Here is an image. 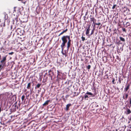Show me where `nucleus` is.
Wrapping results in <instances>:
<instances>
[{"label": "nucleus", "instance_id": "c03bdc74", "mask_svg": "<svg viewBox=\"0 0 131 131\" xmlns=\"http://www.w3.org/2000/svg\"><path fill=\"white\" fill-rule=\"evenodd\" d=\"M103 71H102V72H101V74H102V75H103Z\"/></svg>", "mask_w": 131, "mask_h": 131}, {"label": "nucleus", "instance_id": "aec40b11", "mask_svg": "<svg viewBox=\"0 0 131 131\" xmlns=\"http://www.w3.org/2000/svg\"><path fill=\"white\" fill-rule=\"evenodd\" d=\"M86 94H85V95L84 96V99L85 100H88V99L87 98H89L88 95H86Z\"/></svg>", "mask_w": 131, "mask_h": 131}, {"label": "nucleus", "instance_id": "c756f323", "mask_svg": "<svg viewBox=\"0 0 131 131\" xmlns=\"http://www.w3.org/2000/svg\"><path fill=\"white\" fill-rule=\"evenodd\" d=\"M91 68V66L90 65H88V66L87 67V69L88 70H89Z\"/></svg>", "mask_w": 131, "mask_h": 131}, {"label": "nucleus", "instance_id": "6ab92c4d", "mask_svg": "<svg viewBox=\"0 0 131 131\" xmlns=\"http://www.w3.org/2000/svg\"><path fill=\"white\" fill-rule=\"evenodd\" d=\"M130 24L129 22H126V27L127 28V27L128 26H130Z\"/></svg>", "mask_w": 131, "mask_h": 131}, {"label": "nucleus", "instance_id": "a18cd8bd", "mask_svg": "<svg viewBox=\"0 0 131 131\" xmlns=\"http://www.w3.org/2000/svg\"><path fill=\"white\" fill-rule=\"evenodd\" d=\"M62 54H63V55H64V53L63 52V51L62 52Z\"/></svg>", "mask_w": 131, "mask_h": 131}, {"label": "nucleus", "instance_id": "2f4dec72", "mask_svg": "<svg viewBox=\"0 0 131 131\" xmlns=\"http://www.w3.org/2000/svg\"><path fill=\"white\" fill-rule=\"evenodd\" d=\"M17 7H14V12H16V8H17Z\"/></svg>", "mask_w": 131, "mask_h": 131}, {"label": "nucleus", "instance_id": "f8f14e48", "mask_svg": "<svg viewBox=\"0 0 131 131\" xmlns=\"http://www.w3.org/2000/svg\"><path fill=\"white\" fill-rule=\"evenodd\" d=\"M50 101V100H48L46 101L43 104V106L47 105L49 103Z\"/></svg>", "mask_w": 131, "mask_h": 131}, {"label": "nucleus", "instance_id": "7c9ffc66", "mask_svg": "<svg viewBox=\"0 0 131 131\" xmlns=\"http://www.w3.org/2000/svg\"><path fill=\"white\" fill-rule=\"evenodd\" d=\"M116 6V5H114L113 6L112 9H114L115 8V7Z\"/></svg>", "mask_w": 131, "mask_h": 131}, {"label": "nucleus", "instance_id": "412c9836", "mask_svg": "<svg viewBox=\"0 0 131 131\" xmlns=\"http://www.w3.org/2000/svg\"><path fill=\"white\" fill-rule=\"evenodd\" d=\"M41 84L38 83V84H37L36 86L35 87V88L36 89L37 88H39L40 86H41Z\"/></svg>", "mask_w": 131, "mask_h": 131}, {"label": "nucleus", "instance_id": "dca6fc26", "mask_svg": "<svg viewBox=\"0 0 131 131\" xmlns=\"http://www.w3.org/2000/svg\"><path fill=\"white\" fill-rule=\"evenodd\" d=\"M130 86V85L128 84L127 85L126 87L125 88V90L126 91H127L129 89Z\"/></svg>", "mask_w": 131, "mask_h": 131}, {"label": "nucleus", "instance_id": "2eb2a0df", "mask_svg": "<svg viewBox=\"0 0 131 131\" xmlns=\"http://www.w3.org/2000/svg\"><path fill=\"white\" fill-rule=\"evenodd\" d=\"M3 14L4 15V20H6L8 18L7 14H6V13H4Z\"/></svg>", "mask_w": 131, "mask_h": 131}, {"label": "nucleus", "instance_id": "a211bd4d", "mask_svg": "<svg viewBox=\"0 0 131 131\" xmlns=\"http://www.w3.org/2000/svg\"><path fill=\"white\" fill-rule=\"evenodd\" d=\"M31 86V83H28L27 88L28 89H30Z\"/></svg>", "mask_w": 131, "mask_h": 131}, {"label": "nucleus", "instance_id": "f03ea898", "mask_svg": "<svg viewBox=\"0 0 131 131\" xmlns=\"http://www.w3.org/2000/svg\"><path fill=\"white\" fill-rule=\"evenodd\" d=\"M94 83L93 85L92 88V90H94V94H92V93L90 92H89L88 91L85 94H88V95H92V97H93L95 96L97 94V93L96 92V88L95 86H94Z\"/></svg>", "mask_w": 131, "mask_h": 131}, {"label": "nucleus", "instance_id": "e433bc0d", "mask_svg": "<svg viewBox=\"0 0 131 131\" xmlns=\"http://www.w3.org/2000/svg\"><path fill=\"white\" fill-rule=\"evenodd\" d=\"M105 77H107L106 78H108V74H106L105 75Z\"/></svg>", "mask_w": 131, "mask_h": 131}, {"label": "nucleus", "instance_id": "5701e85b", "mask_svg": "<svg viewBox=\"0 0 131 131\" xmlns=\"http://www.w3.org/2000/svg\"><path fill=\"white\" fill-rule=\"evenodd\" d=\"M21 9L19 8H17V13H21L20 12V10Z\"/></svg>", "mask_w": 131, "mask_h": 131}, {"label": "nucleus", "instance_id": "c85d7f7f", "mask_svg": "<svg viewBox=\"0 0 131 131\" xmlns=\"http://www.w3.org/2000/svg\"><path fill=\"white\" fill-rule=\"evenodd\" d=\"M115 79H114V78L113 79V80H112V83L113 84H115Z\"/></svg>", "mask_w": 131, "mask_h": 131}, {"label": "nucleus", "instance_id": "cd10ccee", "mask_svg": "<svg viewBox=\"0 0 131 131\" xmlns=\"http://www.w3.org/2000/svg\"><path fill=\"white\" fill-rule=\"evenodd\" d=\"M94 29H93L92 30L91 33L90 34L91 35H92L94 33Z\"/></svg>", "mask_w": 131, "mask_h": 131}, {"label": "nucleus", "instance_id": "c9c22d12", "mask_svg": "<svg viewBox=\"0 0 131 131\" xmlns=\"http://www.w3.org/2000/svg\"><path fill=\"white\" fill-rule=\"evenodd\" d=\"M127 20H131V17H130L129 18H128L127 19Z\"/></svg>", "mask_w": 131, "mask_h": 131}, {"label": "nucleus", "instance_id": "3c124183", "mask_svg": "<svg viewBox=\"0 0 131 131\" xmlns=\"http://www.w3.org/2000/svg\"><path fill=\"white\" fill-rule=\"evenodd\" d=\"M12 117H13V116H11V118H12Z\"/></svg>", "mask_w": 131, "mask_h": 131}, {"label": "nucleus", "instance_id": "20e7f679", "mask_svg": "<svg viewBox=\"0 0 131 131\" xmlns=\"http://www.w3.org/2000/svg\"><path fill=\"white\" fill-rule=\"evenodd\" d=\"M17 32L18 35L20 36L23 35L24 32L23 30H21L20 28H18Z\"/></svg>", "mask_w": 131, "mask_h": 131}, {"label": "nucleus", "instance_id": "b1692460", "mask_svg": "<svg viewBox=\"0 0 131 131\" xmlns=\"http://www.w3.org/2000/svg\"><path fill=\"white\" fill-rule=\"evenodd\" d=\"M101 25V23H94V25L95 26V25Z\"/></svg>", "mask_w": 131, "mask_h": 131}, {"label": "nucleus", "instance_id": "1a4fd4ad", "mask_svg": "<svg viewBox=\"0 0 131 131\" xmlns=\"http://www.w3.org/2000/svg\"><path fill=\"white\" fill-rule=\"evenodd\" d=\"M119 38L120 39V41H119V42L121 41L124 43L125 41V40L124 38L121 36L119 37Z\"/></svg>", "mask_w": 131, "mask_h": 131}, {"label": "nucleus", "instance_id": "a19ab883", "mask_svg": "<svg viewBox=\"0 0 131 131\" xmlns=\"http://www.w3.org/2000/svg\"><path fill=\"white\" fill-rule=\"evenodd\" d=\"M86 16H84V20H85V18H86Z\"/></svg>", "mask_w": 131, "mask_h": 131}, {"label": "nucleus", "instance_id": "bb28decb", "mask_svg": "<svg viewBox=\"0 0 131 131\" xmlns=\"http://www.w3.org/2000/svg\"><path fill=\"white\" fill-rule=\"evenodd\" d=\"M3 108H2L1 106H0V113H1V111H3Z\"/></svg>", "mask_w": 131, "mask_h": 131}, {"label": "nucleus", "instance_id": "6e6552de", "mask_svg": "<svg viewBox=\"0 0 131 131\" xmlns=\"http://www.w3.org/2000/svg\"><path fill=\"white\" fill-rule=\"evenodd\" d=\"M128 95L127 93H124L123 96V99L126 100L128 98Z\"/></svg>", "mask_w": 131, "mask_h": 131}, {"label": "nucleus", "instance_id": "de8ad7c7", "mask_svg": "<svg viewBox=\"0 0 131 131\" xmlns=\"http://www.w3.org/2000/svg\"><path fill=\"white\" fill-rule=\"evenodd\" d=\"M119 81L120 82V83H121V81H120L119 80Z\"/></svg>", "mask_w": 131, "mask_h": 131}, {"label": "nucleus", "instance_id": "09e8293b", "mask_svg": "<svg viewBox=\"0 0 131 131\" xmlns=\"http://www.w3.org/2000/svg\"><path fill=\"white\" fill-rule=\"evenodd\" d=\"M83 98H84V97H82V100H83Z\"/></svg>", "mask_w": 131, "mask_h": 131}, {"label": "nucleus", "instance_id": "393cba45", "mask_svg": "<svg viewBox=\"0 0 131 131\" xmlns=\"http://www.w3.org/2000/svg\"><path fill=\"white\" fill-rule=\"evenodd\" d=\"M82 41H84L85 40V38L82 36L81 37Z\"/></svg>", "mask_w": 131, "mask_h": 131}, {"label": "nucleus", "instance_id": "58836bf2", "mask_svg": "<svg viewBox=\"0 0 131 131\" xmlns=\"http://www.w3.org/2000/svg\"><path fill=\"white\" fill-rule=\"evenodd\" d=\"M26 2V1H22V2L24 4H25Z\"/></svg>", "mask_w": 131, "mask_h": 131}, {"label": "nucleus", "instance_id": "603ef678", "mask_svg": "<svg viewBox=\"0 0 131 131\" xmlns=\"http://www.w3.org/2000/svg\"><path fill=\"white\" fill-rule=\"evenodd\" d=\"M18 1H21L22 0H18Z\"/></svg>", "mask_w": 131, "mask_h": 131}, {"label": "nucleus", "instance_id": "0eeeda50", "mask_svg": "<svg viewBox=\"0 0 131 131\" xmlns=\"http://www.w3.org/2000/svg\"><path fill=\"white\" fill-rule=\"evenodd\" d=\"M57 78L59 79H61L62 78V76L61 74H62V73L59 72L58 70L57 71Z\"/></svg>", "mask_w": 131, "mask_h": 131}, {"label": "nucleus", "instance_id": "4c0bfd02", "mask_svg": "<svg viewBox=\"0 0 131 131\" xmlns=\"http://www.w3.org/2000/svg\"><path fill=\"white\" fill-rule=\"evenodd\" d=\"M88 11H87L85 13V16H86V15H87V14H88Z\"/></svg>", "mask_w": 131, "mask_h": 131}, {"label": "nucleus", "instance_id": "f704fd0d", "mask_svg": "<svg viewBox=\"0 0 131 131\" xmlns=\"http://www.w3.org/2000/svg\"><path fill=\"white\" fill-rule=\"evenodd\" d=\"M49 76H50V77L51 78V79H52V76L50 74V73L49 74Z\"/></svg>", "mask_w": 131, "mask_h": 131}, {"label": "nucleus", "instance_id": "49530a36", "mask_svg": "<svg viewBox=\"0 0 131 131\" xmlns=\"http://www.w3.org/2000/svg\"><path fill=\"white\" fill-rule=\"evenodd\" d=\"M63 100H64V101H65V99L64 98H63Z\"/></svg>", "mask_w": 131, "mask_h": 131}, {"label": "nucleus", "instance_id": "7ed1b4c3", "mask_svg": "<svg viewBox=\"0 0 131 131\" xmlns=\"http://www.w3.org/2000/svg\"><path fill=\"white\" fill-rule=\"evenodd\" d=\"M17 102H16L12 106L11 109V111L12 112H14L16 111V108L18 109V107L17 106Z\"/></svg>", "mask_w": 131, "mask_h": 131}, {"label": "nucleus", "instance_id": "a878e982", "mask_svg": "<svg viewBox=\"0 0 131 131\" xmlns=\"http://www.w3.org/2000/svg\"><path fill=\"white\" fill-rule=\"evenodd\" d=\"M122 30L123 32H126V30L125 28H123Z\"/></svg>", "mask_w": 131, "mask_h": 131}, {"label": "nucleus", "instance_id": "473e14b6", "mask_svg": "<svg viewBox=\"0 0 131 131\" xmlns=\"http://www.w3.org/2000/svg\"><path fill=\"white\" fill-rule=\"evenodd\" d=\"M14 52H10L8 53V54L9 55H12L14 53Z\"/></svg>", "mask_w": 131, "mask_h": 131}, {"label": "nucleus", "instance_id": "ddd939ff", "mask_svg": "<svg viewBox=\"0 0 131 131\" xmlns=\"http://www.w3.org/2000/svg\"><path fill=\"white\" fill-rule=\"evenodd\" d=\"M126 109L127 110L126 111V113L127 114H128L131 113V111L130 109H129L128 108H127Z\"/></svg>", "mask_w": 131, "mask_h": 131}, {"label": "nucleus", "instance_id": "8fccbe9b", "mask_svg": "<svg viewBox=\"0 0 131 131\" xmlns=\"http://www.w3.org/2000/svg\"><path fill=\"white\" fill-rule=\"evenodd\" d=\"M74 93L75 94H76V92H74Z\"/></svg>", "mask_w": 131, "mask_h": 131}, {"label": "nucleus", "instance_id": "37998d69", "mask_svg": "<svg viewBox=\"0 0 131 131\" xmlns=\"http://www.w3.org/2000/svg\"><path fill=\"white\" fill-rule=\"evenodd\" d=\"M51 72V70H49V71H48V73H50Z\"/></svg>", "mask_w": 131, "mask_h": 131}, {"label": "nucleus", "instance_id": "79ce46f5", "mask_svg": "<svg viewBox=\"0 0 131 131\" xmlns=\"http://www.w3.org/2000/svg\"><path fill=\"white\" fill-rule=\"evenodd\" d=\"M112 131H117V129H115L113 130Z\"/></svg>", "mask_w": 131, "mask_h": 131}, {"label": "nucleus", "instance_id": "9b49d317", "mask_svg": "<svg viewBox=\"0 0 131 131\" xmlns=\"http://www.w3.org/2000/svg\"><path fill=\"white\" fill-rule=\"evenodd\" d=\"M25 96L24 95H23L21 96V99L22 102H25L26 100V99H25Z\"/></svg>", "mask_w": 131, "mask_h": 131}, {"label": "nucleus", "instance_id": "72a5a7b5", "mask_svg": "<svg viewBox=\"0 0 131 131\" xmlns=\"http://www.w3.org/2000/svg\"><path fill=\"white\" fill-rule=\"evenodd\" d=\"M79 94V93H77L76 94H75V95H74V96H77Z\"/></svg>", "mask_w": 131, "mask_h": 131}, {"label": "nucleus", "instance_id": "864d4df0", "mask_svg": "<svg viewBox=\"0 0 131 131\" xmlns=\"http://www.w3.org/2000/svg\"><path fill=\"white\" fill-rule=\"evenodd\" d=\"M117 89H118V90H119V89H118L117 88Z\"/></svg>", "mask_w": 131, "mask_h": 131}, {"label": "nucleus", "instance_id": "423d86ee", "mask_svg": "<svg viewBox=\"0 0 131 131\" xmlns=\"http://www.w3.org/2000/svg\"><path fill=\"white\" fill-rule=\"evenodd\" d=\"M88 27L85 28V30H86V35H88L89 33V31L90 30V27L91 25H88Z\"/></svg>", "mask_w": 131, "mask_h": 131}, {"label": "nucleus", "instance_id": "9d476101", "mask_svg": "<svg viewBox=\"0 0 131 131\" xmlns=\"http://www.w3.org/2000/svg\"><path fill=\"white\" fill-rule=\"evenodd\" d=\"M72 105L70 103L67 104L66 106V111H68L69 110V108L70 106H71Z\"/></svg>", "mask_w": 131, "mask_h": 131}, {"label": "nucleus", "instance_id": "39448f33", "mask_svg": "<svg viewBox=\"0 0 131 131\" xmlns=\"http://www.w3.org/2000/svg\"><path fill=\"white\" fill-rule=\"evenodd\" d=\"M96 19L93 16L91 15L90 16V21L91 23L93 22V24H94L96 21Z\"/></svg>", "mask_w": 131, "mask_h": 131}, {"label": "nucleus", "instance_id": "4468645a", "mask_svg": "<svg viewBox=\"0 0 131 131\" xmlns=\"http://www.w3.org/2000/svg\"><path fill=\"white\" fill-rule=\"evenodd\" d=\"M14 23H15L16 24H18V17H17L16 18L14 19L13 20Z\"/></svg>", "mask_w": 131, "mask_h": 131}, {"label": "nucleus", "instance_id": "4be33fe9", "mask_svg": "<svg viewBox=\"0 0 131 131\" xmlns=\"http://www.w3.org/2000/svg\"><path fill=\"white\" fill-rule=\"evenodd\" d=\"M0 25H1L2 26H3V27H5V21H4V23L3 24L2 23L1 24L0 23Z\"/></svg>", "mask_w": 131, "mask_h": 131}, {"label": "nucleus", "instance_id": "f257e3e1", "mask_svg": "<svg viewBox=\"0 0 131 131\" xmlns=\"http://www.w3.org/2000/svg\"><path fill=\"white\" fill-rule=\"evenodd\" d=\"M61 40L62 42L61 45V47L62 49V52L63 51L64 46L66 43L67 42V50L69 49L71 45V40L70 39V37L69 36H64L61 38Z\"/></svg>", "mask_w": 131, "mask_h": 131}, {"label": "nucleus", "instance_id": "ea45409f", "mask_svg": "<svg viewBox=\"0 0 131 131\" xmlns=\"http://www.w3.org/2000/svg\"><path fill=\"white\" fill-rule=\"evenodd\" d=\"M129 127L130 128H131V124L129 125Z\"/></svg>", "mask_w": 131, "mask_h": 131}, {"label": "nucleus", "instance_id": "f3484780", "mask_svg": "<svg viewBox=\"0 0 131 131\" xmlns=\"http://www.w3.org/2000/svg\"><path fill=\"white\" fill-rule=\"evenodd\" d=\"M67 30H68V29H65L59 35V36L60 35L63 34L64 33L66 32V31H67Z\"/></svg>", "mask_w": 131, "mask_h": 131}]
</instances>
